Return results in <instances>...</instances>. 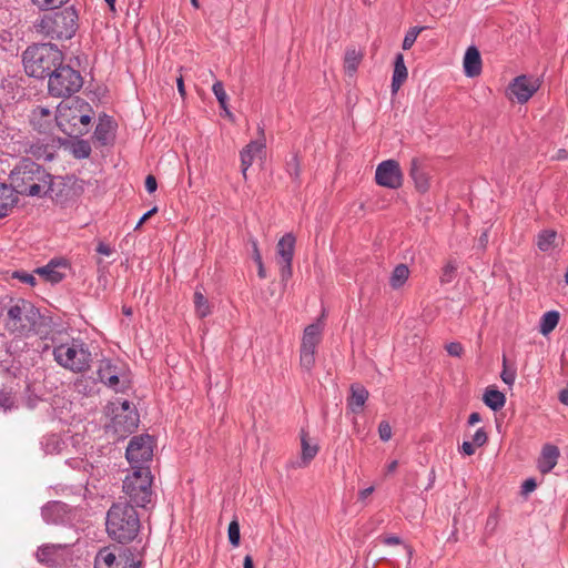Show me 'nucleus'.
Instances as JSON below:
<instances>
[{"label":"nucleus","mask_w":568,"mask_h":568,"mask_svg":"<svg viewBox=\"0 0 568 568\" xmlns=\"http://www.w3.org/2000/svg\"><path fill=\"white\" fill-rule=\"evenodd\" d=\"M34 4H37L40 9L49 10L54 9L63 3H65L68 0H32Z\"/></svg>","instance_id":"obj_41"},{"label":"nucleus","mask_w":568,"mask_h":568,"mask_svg":"<svg viewBox=\"0 0 568 568\" xmlns=\"http://www.w3.org/2000/svg\"><path fill=\"white\" fill-rule=\"evenodd\" d=\"M18 202L11 185L0 184V219L7 216Z\"/></svg>","instance_id":"obj_29"},{"label":"nucleus","mask_w":568,"mask_h":568,"mask_svg":"<svg viewBox=\"0 0 568 568\" xmlns=\"http://www.w3.org/2000/svg\"><path fill=\"white\" fill-rule=\"evenodd\" d=\"M408 78V70L405 65L404 55L397 53L394 61V71L392 77V92L396 93Z\"/></svg>","instance_id":"obj_27"},{"label":"nucleus","mask_w":568,"mask_h":568,"mask_svg":"<svg viewBox=\"0 0 568 568\" xmlns=\"http://www.w3.org/2000/svg\"><path fill=\"white\" fill-rule=\"evenodd\" d=\"M68 264L64 261H51L48 265L34 271L45 282L52 284L62 281L67 274Z\"/></svg>","instance_id":"obj_20"},{"label":"nucleus","mask_w":568,"mask_h":568,"mask_svg":"<svg viewBox=\"0 0 568 568\" xmlns=\"http://www.w3.org/2000/svg\"><path fill=\"white\" fill-rule=\"evenodd\" d=\"M53 355L59 365L70 371L82 372L89 367L90 354L78 341L58 345Z\"/></svg>","instance_id":"obj_8"},{"label":"nucleus","mask_w":568,"mask_h":568,"mask_svg":"<svg viewBox=\"0 0 568 568\" xmlns=\"http://www.w3.org/2000/svg\"><path fill=\"white\" fill-rule=\"evenodd\" d=\"M559 400H560L564 405L568 406V389H562V390L560 392V394H559Z\"/></svg>","instance_id":"obj_58"},{"label":"nucleus","mask_w":568,"mask_h":568,"mask_svg":"<svg viewBox=\"0 0 568 568\" xmlns=\"http://www.w3.org/2000/svg\"><path fill=\"white\" fill-rule=\"evenodd\" d=\"M94 111L92 106L81 99L62 101L54 114V124L70 136H80L89 132Z\"/></svg>","instance_id":"obj_2"},{"label":"nucleus","mask_w":568,"mask_h":568,"mask_svg":"<svg viewBox=\"0 0 568 568\" xmlns=\"http://www.w3.org/2000/svg\"><path fill=\"white\" fill-rule=\"evenodd\" d=\"M193 303L196 316L200 318H204L209 316L212 312L211 304L209 300L204 296L201 290H196L193 295Z\"/></svg>","instance_id":"obj_36"},{"label":"nucleus","mask_w":568,"mask_h":568,"mask_svg":"<svg viewBox=\"0 0 568 568\" xmlns=\"http://www.w3.org/2000/svg\"><path fill=\"white\" fill-rule=\"evenodd\" d=\"M106 415L109 417V422L105 424L106 429L112 430L120 437L138 427L139 414L136 408L128 400L111 402L106 408Z\"/></svg>","instance_id":"obj_6"},{"label":"nucleus","mask_w":568,"mask_h":568,"mask_svg":"<svg viewBox=\"0 0 568 568\" xmlns=\"http://www.w3.org/2000/svg\"><path fill=\"white\" fill-rule=\"evenodd\" d=\"M256 265H257V268H258V272H257L258 276L264 278L266 276V274H265V268H264L263 261L260 262V263H256Z\"/></svg>","instance_id":"obj_61"},{"label":"nucleus","mask_w":568,"mask_h":568,"mask_svg":"<svg viewBox=\"0 0 568 568\" xmlns=\"http://www.w3.org/2000/svg\"><path fill=\"white\" fill-rule=\"evenodd\" d=\"M176 85H178V90H179V93L181 94V97H185V87H184V82H183V78L180 77L176 81Z\"/></svg>","instance_id":"obj_57"},{"label":"nucleus","mask_w":568,"mask_h":568,"mask_svg":"<svg viewBox=\"0 0 568 568\" xmlns=\"http://www.w3.org/2000/svg\"><path fill=\"white\" fill-rule=\"evenodd\" d=\"M42 316L38 308L29 301L19 298L12 301L7 310L6 326L18 335L38 333L42 324Z\"/></svg>","instance_id":"obj_5"},{"label":"nucleus","mask_w":568,"mask_h":568,"mask_svg":"<svg viewBox=\"0 0 568 568\" xmlns=\"http://www.w3.org/2000/svg\"><path fill=\"white\" fill-rule=\"evenodd\" d=\"M445 348L449 355L455 357H460L464 353V347L458 342H452L447 344Z\"/></svg>","instance_id":"obj_44"},{"label":"nucleus","mask_w":568,"mask_h":568,"mask_svg":"<svg viewBox=\"0 0 568 568\" xmlns=\"http://www.w3.org/2000/svg\"><path fill=\"white\" fill-rule=\"evenodd\" d=\"M463 69L467 78H477L483 71V60L479 50L471 45L465 51L463 58Z\"/></svg>","instance_id":"obj_19"},{"label":"nucleus","mask_w":568,"mask_h":568,"mask_svg":"<svg viewBox=\"0 0 568 568\" xmlns=\"http://www.w3.org/2000/svg\"><path fill=\"white\" fill-rule=\"evenodd\" d=\"M155 443L150 435L134 436L126 448V459L134 469L152 459Z\"/></svg>","instance_id":"obj_15"},{"label":"nucleus","mask_w":568,"mask_h":568,"mask_svg":"<svg viewBox=\"0 0 568 568\" xmlns=\"http://www.w3.org/2000/svg\"><path fill=\"white\" fill-rule=\"evenodd\" d=\"M540 78L519 74L513 78L505 89V98L513 104H526L540 89Z\"/></svg>","instance_id":"obj_10"},{"label":"nucleus","mask_w":568,"mask_h":568,"mask_svg":"<svg viewBox=\"0 0 568 568\" xmlns=\"http://www.w3.org/2000/svg\"><path fill=\"white\" fill-rule=\"evenodd\" d=\"M105 1L109 4V7L113 10L114 9L115 0H105Z\"/></svg>","instance_id":"obj_64"},{"label":"nucleus","mask_w":568,"mask_h":568,"mask_svg":"<svg viewBox=\"0 0 568 568\" xmlns=\"http://www.w3.org/2000/svg\"><path fill=\"white\" fill-rule=\"evenodd\" d=\"M158 209L156 207H153L152 210H150L149 212H146L142 217L141 220L139 221L138 225H136V229L141 227L152 215H154L156 213Z\"/></svg>","instance_id":"obj_52"},{"label":"nucleus","mask_w":568,"mask_h":568,"mask_svg":"<svg viewBox=\"0 0 568 568\" xmlns=\"http://www.w3.org/2000/svg\"><path fill=\"white\" fill-rule=\"evenodd\" d=\"M352 394L348 398V407L354 413H358L363 409L367 398H368V392L358 385L352 386Z\"/></svg>","instance_id":"obj_33"},{"label":"nucleus","mask_w":568,"mask_h":568,"mask_svg":"<svg viewBox=\"0 0 568 568\" xmlns=\"http://www.w3.org/2000/svg\"><path fill=\"white\" fill-rule=\"evenodd\" d=\"M77 20V12L72 8H67L60 12L43 16L38 28L53 39H70L75 32Z\"/></svg>","instance_id":"obj_7"},{"label":"nucleus","mask_w":568,"mask_h":568,"mask_svg":"<svg viewBox=\"0 0 568 568\" xmlns=\"http://www.w3.org/2000/svg\"><path fill=\"white\" fill-rule=\"evenodd\" d=\"M12 276L14 278H18L22 283H26V284L30 285V286H34L36 282H37L36 281V276L33 274H29V273L23 272V271L14 272Z\"/></svg>","instance_id":"obj_43"},{"label":"nucleus","mask_w":568,"mask_h":568,"mask_svg":"<svg viewBox=\"0 0 568 568\" xmlns=\"http://www.w3.org/2000/svg\"><path fill=\"white\" fill-rule=\"evenodd\" d=\"M13 405V399L10 393L8 392H0V407L4 410L10 408Z\"/></svg>","instance_id":"obj_47"},{"label":"nucleus","mask_w":568,"mask_h":568,"mask_svg":"<svg viewBox=\"0 0 568 568\" xmlns=\"http://www.w3.org/2000/svg\"><path fill=\"white\" fill-rule=\"evenodd\" d=\"M536 488H537V483L534 478L526 479L521 485L523 494H525V495L534 491Z\"/></svg>","instance_id":"obj_48"},{"label":"nucleus","mask_w":568,"mask_h":568,"mask_svg":"<svg viewBox=\"0 0 568 568\" xmlns=\"http://www.w3.org/2000/svg\"><path fill=\"white\" fill-rule=\"evenodd\" d=\"M101 381L116 390L123 392L130 387V375L128 367L122 362L103 361L99 367Z\"/></svg>","instance_id":"obj_14"},{"label":"nucleus","mask_w":568,"mask_h":568,"mask_svg":"<svg viewBox=\"0 0 568 568\" xmlns=\"http://www.w3.org/2000/svg\"><path fill=\"white\" fill-rule=\"evenodd\" d=\"M53 175L31 160H22L10 174V185L14 193L44 197L49 195Z\"/></svg>","instance_id":"obj_1"},{"label":"nucleus","mask_w":568,"mask_h":568,"mask_svg":"<svg viewBox=\"0 0 568 568\" xmlns=\"http://www.w3.org/2000/svg\"><path fill=\"white\" fill-rule=\"evenodd\" d=\"M63 63V53L54 45L29 47L23 53V67L28 75L43 79Z\"/></svg>","instance_id":"obj_3"},{"label":"nucleus","mask_w":568,"mask_h":568,"mask_svg":"<svg viewBox=\"0 0 568 568\" xmlns=\"http://www.w3.org/2000/svg\"><path fill=\"white\" fill-rule=\"evenodd\" d=\"M264 146L262 141H252L241 151V168L245 179L248 168L253 164L255 158L263 152Z\"/></svg>","instance_id":"obj_23"},{"label":"nucleus","mask_w":568,"mask_h":568,"mask_svg":"<svg viewBox=\"0 0 568 568\" xmlns=\"http://www.w3.org/2000/svg\"><path fill=\"white\" fill-rule=\"evenodd\" d=\"M229 540L233 547H239L241 534H240V525L237 520H232L229 525L227 529Z\"/></svg>","instance_id":"obj_40"},{"label":"nucleus","mask_w":568,"mask_h":568,"mask_svg":"<svg viewBox=\"0 0 568 568\" xmlns=\"http://www.w3.org/2000/svg\"><path fill=\"white\" fill-rule=\"evenodd\" d=\"M483 402L493 410L501 409L506 404V396L499 392L495 386H489L485 389Z\"/></svg>","instance_id":"obj_30"},{"label":"nucleus","mask_w":568,"mask_h":568,"mask_svg":"<svg viewBox=\"0 0 568 568\" xmlns=\"http://www.w3.org/2000/svg\"><path fill=\"white\" fill-rule=\"evenodd\" d=\"M95 568H138L133 560L116 556L109 549L101 550L95 558Z\"/></svg>","instance_id":"obj_18"},{"label":"nucleus","mask_w":568,"mask_h":568,"mask_svg":"<svg viewBox=\"0 0 568 568\" xmlns=\"http://www.w3.org/2000/svg\"><path fill=\"white\" fill-rule=\"evenodd\" d=\"M560 314L557 311L546 312L539 322V332L547 336L550 334L559 323Z\"/></svg>","instance_id":"obj_34"},{"label":"nucleus","mask_w":568,"mask_h":568,"mask_svg":"<svg viewBox=\"0 0 568 568\" xmlns=\"http://www.w3.org/2000/svg\"><path fill=\"white\" fill-rule=\"evenodd\" d=\"M500 377L503 382L506 383L507 385H513L515 382V373L508 371L506 367H504Z\"/></svg>","instance_id":"obj_49"},{"label":"nucleus","mask_w":568,"mask_h":568,"mask_svg":"<svg viewBox=\"0 0 568 568\" xmlns=\"http://www.w3.org/2000/svg\"><path fill=\"white\" fill-rule=\"evenodd\" d=\"M460 449L465 455L471 456L476 452V446L473 442H464Z\"/></svg>","instance_id":"obj_50"},{"label":"nucleus","mask_w":568,"mask_h":568,"mask_svg":"<svg viewBox=\"0 0 568 568\" xmlns=\"http://www.w3.org/2000/svg\"><path fill=\"white\" fill-rule=\"evenodd\" d=\"M115 128H116V124L114 121H112L109 118H102V119H100V121L95 128L94 136L102 144H108L114 138Z\"/></svg>","instance_id":"obj_28"},{"label":"nucleus","mask_w":568,"mask_h":568,"mask_svg":"<svg viewBox=\"0 0 568 568\" xmlns=\"http://www.w3.org/2000/svg\"><path fill=\"white\" fill-rule=\"evenodd\" d=\"M212 91H213L215 98L217 99L221 109H226L227 94L224 90L223 83L221 81L214 82V84L212 87Z\"/></svg>","instance_id":"obj_39"},{"label":"nucleus","mask_w":568,"mask_h":568,"mask_svg":"<svg viewBox=\"0 0 568 568\" xmlns=\"http://www.w3.org/2000/svg\"><path fill=\"white\" fill-rule=\"evenodd\" d=\"M223 110V113L226 118L229 119H233V114L232 112L230 111L229 106L226 105V109H222Z\"/></svg>","instance_id":"obj_62"},{"label":"nucleus","mask_w":568,"mask_h":568,"mask_svg":"<svg viewBox=\"0 0 568 568\" xmlns=\"http://www.w3.org/2000/svg\"><path fill=\"white\" fill-rule=\"evenodd\" d=\"M253 260L255 263L262 262V256L256 243H253Z\"/></svg>","instance_id":"obj_56"},{"label":"nucleus","mask_w":568,"mask_h":568,"mask_svg":"<svg viewBox=\"0 0 568 568\" xmlns=\"http://www.w3.org/2000/svg\"><path fill=\"white\" fill-rule=\"evenodd\" d=\"M564 240L558 236L554 230L541 231L536 240L538 248L545 253H550L562 245Z\"/></svg>","instance_id":"obj_24"},{"label":"nucleus","mask_w":568,"mask_h":568,"mask_svg":"<svg viewBox=\"0 0 568 568\" xmlns=\"http://www.w3.org/2000/svg\"><path fill=\"white\" fill-rule=\"evenodd\" d=\"M243 567L244 568H254V565H253V559L251 556H245L244 558V562H243Z\"/></svg>","instance_id":"obj_59"},{"label":"nucleus","mask_w":568,"mask_h":568,"mask_svg":"<svg viewBox=\"0 0 568 568\" xmlns=\"http://www.w3.org/2000/svg\"><path fill=\"white\" fill-rule=\"evenodd\" d=\"M84 181L73 176H53L49 197L60 204L79 197L84 192Z\"/></svg>","instance_id":"obj_13"},{"label":"nucleus","mask_w":568,"mask_h":568,"mask_svg":"<svg viewBox=\"0 0 568 568\" xmlns=\"http://www.w3.org/2000/svg\"><path fill=\"white\" fill-rule=\"evenodd\" d=\"M363 59V52L355 47H348L344 54V70L348 75H353Z\"/></svg>","instance_id":"obj_31"},{"label":"nucleus","mask_w":568,"mask_h":568,"mask_svg":"<svg viewBox=\"0 0 568 568\" xmlns=\"http://www.w3.org/2000/svg\"><path fill=\"white\" fill-rule=\"evenodd\" d=\"M409 175L414 181L415 189L419 193H426L430 187V176L418 159H413L409 168Z\"/></svg>","instance_id":"obj_22"},{"label":"nucleus","mask_w":568,"mask_h":568,"mask_svg":"<svg viewBox=\"0 0 568 568\" xmlns=\"http://www.w3.org/2000/svg\"><path fill=\"white\" fill-rule=\"evenodd\" d=\"M58 145L52 143H36L31 145L30 153L39 161H51L57 153Z\"/></svg>","instance_id":"obj_32"},{"label":"nucleus","mask_w":568,"mask_h":568,"mask_svg":"<svg viewBox=\"0 0 568 568\" xmlns=\"http://www.w3.org/2000/svg\"><path fill=\"white\" fill-rule=\"evenodd\" d=\"M409 277V270L406 265L399 264L392 272L389 284L394 290L400 288Z\"/></svg>","instance_id":"obj_37"},{"label":"nucleus","mask_w":568,"mask_h":568,"mask_svg":"<svg viewBox=\"0 0 568 568\" xmlns=\"http://www.w3.org/2000/svg\"><path fill=\"white\" fill-rule=\"evenodd\" d=\"M373 491H374V487H372V486H371V487H368V488L362 489V490H359V493H358V497H359V499L364 500V499H366L368 496H371V495L373 494Z\"/></svg>","instance_id":"obj_54"},{"label":"nucleus","mask_w":568,"mask_h":568,"mask_svg":"<svg viewBox=\"0 0 568 568\" xmlns=\"http://www.w3.org/2000/svg\"><path fill=\"white\" fill-rule=\"evenodd\" d=\"M156 180L153 175H148L145 179V189L149 193H153L156 190Z\"/></svg>","instance_id":"obj_51"},{"label":"nucleus","mask_w":568,"mask_h":568,"mask_svg":"<svg viewBox=\"0 0 568 568\" xmlns=\"http://www.w3.org/2000/svg\"><path fill=\"white\" fill-rule=\"evenodd\" d=\"M397 466H398V463H397L396 460L390 462V463L387 465V473H388V474L394 473V471L397 469Z\"/></svg>","instance_id":"obj_60"},{"label":"nucleus","mask_w":568,"mask_h":568,"mask_svg":"<svg viewBox=\"0 0 568 568\" xmlns=\"http://www.w3.org/2000/svg\"><path fill=\"white\" fill-rule=\"evenodd\" d=\"M97 251H98V253L106 255V256L111 255V253H112L111 247L108 244L102 243V242L99 243Z\"/></svg>","instance_id":"obj_53"},{"label":"nucleus","mask_w":568,"mask_h":568,"mask_svg":"<svg viewBox=\"0 0 568 568\" xmlns=\"http://www.w3.org/2000/svg\"><path fill=\"white\" fill-rule=\"evenodd\" d=\"M480 420H481V416L479 415V413H471L468 417L469 425H475V424L479 423Z\"/></svg>","instance_id":"obj_55"},{"label":"nucleus","mask_w":568,"mask_h":568,"mask_svg":"<svg viewBox=\"0 0 568 568\" xmlns=\"http://www.w3.org/2000/svg\"><path fill=\"white\" fill-rule=\"evenodd\" d=\"M378 435H379V438L384 442H387L392 438L393 432H392V427L388 422L383 420L379 423Z\"/></svg>","instance_id":"obj_42"},{"label":"nucleus","mask_w":568,"mask_h":568,"mask_svg":"<svg viewBox=\"0 0 568 568\" xmlns=\"http://www.w3.org/2000/svg\"><path fill=\"white\" fill-rule=\"evenodd\" d=\"M75 159H87L91 154V145L85 140H72L65 145Z\"/></svg>","instance_id":"obj_35"},{"label":"nucleus","mask_w":568,"mask_h":568,"mask_svg":"<svg viewBox=\"0 0 568 568\" xmlns=\"http://www.w3.org/2000/svg\"><path fill=\"white\" fill-rule=\"evenodd\" d=\"M424 29H425L424 27H412V28H409L406 31L405 37H404L403 42H402L403 50H409L414 45L416 39L418 38V36L420 34V32Z\"/></svg>","instance_id":"obj_38"},{"label":"nucleus","mask_w":568,"mask_h":568,"mask_svg":"<svg viewBox=\"0 0 568 568\" xmlns=\"http://www.w3.org/2000/svg\"><path fill=\"white\" fill-rule=\"evenodd\" d=\"M296 239L293 234L283 235L276 244V262L281 268L283 278H287L292 274V260L294 256Z\"/></svg>","instance_id":"obj_17"},{"label":"nucleus","mask_w":568,"mask_h":568,"mask_svg":"<svg viewBox=\"0 0 568 568\" xmlns=\"http://www.w3.org/2000/svg\"><path fill=\"white\" fill-rule=\"evenodd\" d=\"M488 436L483 428L477 429V432L473 436V443L476 447H481L486 444Z\"/></svg>","instance_id":"obj_45"},{"label":"nucleus","mask_w":568,"mask_h":568,"mask_svg":"<svg viewBox=\"0 0 568 568\" xmlns=\"http://www.w3.org/2000/svg\"><path fill=\"white\" fill-rule=\"evenodd\" d=\"M559 455L558 447L549 444L545 445L538 459V468L540 473H549L557 465Z\"/></svg>","instance_id":"obj_26"},{"label":"nucleus","mask_w":568,"mask_h":568,"mask_svg":"<svg viewBox=\"0 0 568 568\" xmlns=\"http://www.w3.org/2000/svg\"><path fill=\"white\" fill-rule=\"evenodd\" d=\"M324 324L321 321L307 325L302 334L300 346V364L311 371L315 364L316 349L322 341Z\"/></svg>","instance_id":"obj_12"},{"label":"nucleus","mask_w":568,"mask_h":568,"mask_svg":"<svg viewBox=\"0 0 568 568\" xmlns=\"http://www.w3.org/2000/svg\"><path fill=\"white\" fill-rule=\"evenodd\" d=\"M375 182L383 187L399 189L404 182L399 163L395 160L381 162L376 168Z\"/></svg>","instance_id":"obj_16"},{"label":"nucleus","mask_w":568,"mask_h":568,"mask_svg":"<svg viewBox=\"0 0 568 568\" xmlns=\"http://www.w3.org/2000/svg\"><path fill=\"white\" fill-rule=\"evenodd\" d=\"M456 271V266L453 263H447L443 268V275L442 281L443 282H450L453 278V275Z\"/></svg>","instance_id":"obj_46"},{"label":"nucleus","mask_w":568,"mask_h":568,"mask_svg":"<svg viewBox=\"0 0 568 568\" xmlns=\"http://www.w3.org/2000/svg\"><path fill=\"white\" fill-rule=\"evenodd\" d=\"M301 462L300 466L306 467L316 457L320 446L316 438L312 437L305 429L301 430Z\"/></svg>","instance_id":"obj_21"},{"label":"nucleus","mask_w":568,"mask_h":568,"mask_svg":"<svg viewBox=\"0 0 568 568\" xmlns=\"http://www.w3.org/2000/svg\"><path fill=\"white\" fill-rule=\"evenodd\" d=\"M151 484L152 478L150 470L145 467L134 469L131 475H128L123 483V489L136 506L144 507L151 503Z\"/></svg>","instance_id":"obj_9"},{"label":"nucleus","mask_w":568,"mask_h":568,"mask_svg":"<svg viewBox=\"0 0 568 568\" xmlns=\"http://www.w3.org/2000/svg\"><path fill=\"white\" fill-rule=\"evenodd\" d=\"M140 528V519L135 509L124 503L114 504L106 517L109 536L120 542L132 540Z\"/></svg>","instance_id":"obj_4"},{"label":"nucleus","mask_w":568,"mask_h":568,"mask_svg":"<svg viewBox=\"0 0 568 568\" xmlns=\"http://www.w3.org/2000/svg\"><path fill=\"white\" fill-rule=\"evenodd\" d=\"M54 115L49 109L37 108L31 115V123L40 132H49L53 128Z\"/></svg>","instance_id":"obj_25"},{"label":"nucleus","mask_w":568,"mask_h":568,"mask_svg":"<svg viewBox=\"0 0 568 568\" xmlns=\"http://www.w3.org/2000/svg\"><path fill=\"white\" fill-rule=\"evenodd\" d=\"M82 87L80 73L63 63L49 77L48 89L52 95L64 97L77 92Z\"/></svg>","instance_id":"obj_11"},{"label":"nucleus","mask_w":568,"mask_h":568,"mask_svg":"<svg viewBox=\"0 0 568 568\" xmlns=\"http://www.w3.org/2000/svg\"><path fill=\"white\" fill-rule=\"evenodd\" d=\"M386 542H387V544H392V545L394 544V545H395V544H398V542H399V540H398L397 538H395V537H392V538L386 539Z\"/></svg>","instance_id":"obj_63"}]
</instances>
